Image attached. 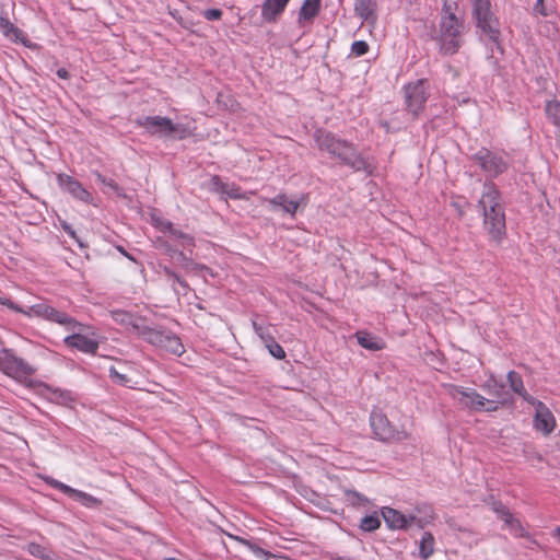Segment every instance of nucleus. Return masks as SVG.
<instances>
[{"mask_svg": "<svg viewBox=\"0 0 560 560\" xmlns=\"http://www.w3.org/2000/svg\"><path fill=\"white\" fill-rule=\"evenodd\" d=\"M444 13L440 22L439 40L441 50L446 55H453L457 52L463 44L462 35L464 32V24L459 21L452 8L448 4H444Z\"/></svg>", "mask_w": 560, "mask_h": 560, "instance_id": "nucleus-4", "label": "nucleus"}, {"mask_svg": "<svg viewBox=\"0 0 560 560\" xmlns=\"http://www.w3.org/2000/svg\"><path fill=\"white\" fill-rule=\"evenodd\" d=\"M355 336L358 343L368 350L377 351L384 348V342L381 339L366 331H359Z\"/></svg>", "mask_w": 560, "mask_h": 560, "instance_id": "nucleus-25", "label": "nucleus"}, {"mask_svg": "<svg viewBox=\"0 0 560 560\" xmlns=\"http://www.w3.org/2000/svg\"><path fill=\"white\" fill-rule=\"evenodd\" d=\"M27 549L30 553L35 557L42 558L44 560H56L55 555L50 550L38 544H30Z\"/></svg>", "mask_w": 560, "mask_h": 560, "instance_id": "nucleus-31", "label": "nucleus"}, {"mask_svg": "<svg viewBox=\"0 0 560 560\" xmlns=\"http://www.w3.org/2000/svg\"><path fill=\"white\" fill-rule=\"evenodd\" d=\"M153 222L162 232L168 233L172 240L177 241L178 245L182 246L183 248L190 249L191 247L195 246L194 237L175 229L172 222L154 218Z\"/></svg>", "mask_w": 560, "mask_h": 560, "instance_id": "nucleus-18", "label": "nucleus"}, {"mask_svg": "<svg viewBox=\"0 0 560 560\" xmlns=\"http://www.w3.org/2000/svg\"><path fill=\"white\" fill-rule=\"evenodd\" d=\"M555 536H556V537L559 539V541H560V526H559V527H557V528L555 529Z\"/></svg>", "mask_w": 560, "mask_h": 560, "instance_id": "nucleus-50", "label": "nucleus"}, {"mask_svg": "<svg viewBox=\"0 0 560 560\" xmlns=\"http://www.w3.org/2000/svg\"><path fill=\"white\" fill-rule=\"evenodd\" d=\"M368 50L369 45L363 40H357L351 46V51L358 57L365 55Z\"/></svg>", "mask_w": 560, "mask_h": 560, "instance_id": "nucleus-42", "label": "nucleus"}, {"mask_svg": "<svg viewBox=\"0 0 560 560\" xmlns=\"http://www.w3.org/2000/svg\"><path fill=\"white\" fill-rule=\"evenodd\" d=\"M370 423L375 436L381 441L401 442L411 438V433L405 424L398 427L390 423L381 410L372 411Z\"/></svg>", "mask_w": 560, "mask_h": 560, "instance_id": "nucleus-7", "label": "nucleus"}, {"mask_svg": "<svg viewBox=\"0 0 560 560\" xmlns=\"http://www.w3.org/2000/svg\"><path fill=\"white\" fill-rule=\"evenodd\" d=\"M483 388L489 392L491 396H493L495 399H502L505 398V395L503 393L504 385L499 384L493 376H490L489 381L483 385Z\"/></svg>", "mask_w": 560, "mask_h": 560, "instance_id": "nucleus-29", "label": "nucleus"}, {"mask_svg": "<svg viewBox=\"0 0 560 560\" xmlns=\"http://www.w3.org/2000/svg\"><path fill=\"white\" fill-rule=\"evenodd\" d=\"M534 427L537 431L545 435L550 434L555 427L556 420L552 412L542 402H537V410H535Z\"/></svg>", "mask_w": 560, "mask_h": 560, "instance_id": "nucleus-17", "label": "nucleus"}, {"mask_svg": "<svg viewBox=\"0 0 560 560\" xmlns=\"http://www.w3.org/2000/svg\"><path fill=\"white\" fill-rule=\"evenodd\" d=\"M265 202H268L272 210H276L278 207L282 209V211L294 215L299 209L300 202L293 199H289L285 195H278L271 199H264Z\"/></svg>", "mask_w": 560, "mask_h": 560, "instance_id": "nucleus-22", "label": "nucleus"}, {"mask_svg": "<svg viewBox=\"0 0 560 560\" xmlns=\"http://www.w3.org/2000/svg\"><path fill=\"white\" fill-rule=\"evenodd\" d=\"M434 552V537L431 533H424L419 544V555L423 560L430 558Z\"/></svg>", "mask_w": 560, "mask_h": 560, "instance_id": "nucleus-26", "label": "nucleus"}, {"mask_svg": "<svg viewBox=\"0 0 560 560\" xmlns=\"http://www.w3.org/2000/svg\"><path fill=\"white\" fill-rule=\"evenodd\" d=\"M508 382L514 393L520 395L523 394V392L525 390L523 380L521 375L515 371H510L508 373Z\"/></svg>", "mask_w": 560, "mask_h": 560, "instance_id": "nucleus-33", "label": "nucleus"}, {"mask_svg": "<svg viewBox=\"0 0 560 560\" xmlns=\"http://www.w3.org/2000/svg\"><path fill=\"white\" fill-rule=\"evenodd\" d=\"M50 483L61 490L62 492L69 494L70 497H72L73 499H75L77 501L81 502L83 505L88 506V508H95V506H98L101 504V501L88 493H84L82 491H79V490H75V489H72L71 487L62 483V482H59L57 480H51Z\"/></svg>", "mask_w": 560, "mask_h": 560, "instance_id": "nucleus-20", "label": "nucleus"}, {"mask_svg": "<svg viewBox=\"0 0 560 560\" xmlns=\"http://www.w3.org/2000/svg\"><path fill=\"white\" fill-rule=\"evenodd\" d=\"M173 253L176 255V260L187 270H208L206 266H200L195 262H192L183 252L176 253L173 250Z\"/></svg>", "mask_w": 560, "mask_h": 560, "instance_id": "nucleus-32", "label": "nucleus"}, {"mask_svg": "<svg viewBox=\"0 0 560 560\" xmlns=\"http://www.w3.org/2000/svg\"><path fill=\"white\" fill-rule=\"evenodd\" d=\"M478 207L488 233L493 240L500 241L505 233V214L500 192L493 183H485Z\"/></svg>", "mask_w": 560, "mask_h": 560, "instance_id": "nucleus-1", "label": "nucleus"}, {"mask_svg": "<svg viewBox=\"0 0 560 560\" xmlns=\"http://www.w3.org/2000/svg\"><path fill=\"white\" fill-rule=\"evenodd\" d=\"M319 9L320 0H304L299 12V23L312 22L317 16Z\"/></svg>", "mask_w": 560, "mask_h": 560, "instance_id": "nucleus-24", "label": "nucleus"}, {"mask_svg": "<svg viewBox=\"0 0 560 560\" xmlns=\"http://www.w3.org/2000/svg\"><path fill=\"white\" fill-rule=\"evenodd\" d=\"M381 525V521L376 515H366L361 520L360 527L365 532H373Z\"/></svg>", "mask_w": 560, "mask_h": 560, "instance_id": "nucleus-35", "label": "nucleus"}, {"mask_svg": "<svg viewBox=\"0 0 560 560\" xmlns=\"http://www.w3.org/2000/svg\"><path fill=\"white\" fill-rule=\"evenodd\" d=\"M51 400L56 401L57 404L67 405L69 401H71L70 394L62 390H52L51 392Z\"/></svg>", "mask_w": 560, "mask_h": 560, "instance_id": "nucleus-39", "label": "nucleus"}, {"mask_svg": "<svg viewBox=\"0 0 560 560\" xmlns=\"http://www.w3.org/2000/svg\"><path fill=\"white\" fill-rule=\"evenodd\" d=\"M546 115L560 129V102L556 100L547 102Z\"/></svg>", "mask_w": 560, "mask_h": 560, "instance_id": "nucleus-28", "label": "nucleus"}, {"mask_svg": "<svg viewBox=\"0 0 560 560\" xmlns=\"http://www.w3.org/2000/svg\"><path fill=\"white\" fill-rule=\"evenodd\" d=\"M165 560H177V559H175V558H167V559H165Z\"/></svg>", "mask_w": 560, "mask_h": 560, "instance_id": "nucleus-52", "label": "nucleus"}, {"mask_svg": "<svg viewBox=\"0 0 560 560\" xmlns=\"http://www.w3.org/2000/svg\"><path fill=\"white\" fill-rule=\"evenodd\" d=\"M229 536L235 540H238L240 542L244 544L245 546H247L253 551V553L258 558H264L265 560L278 559L275 555L270 553L269 551L264 550L262 548L252 544L248 540H245L243 538H240V537L233 536V535H229ZM279 560H288V559L279 558Z\"/></svg>", "mask_w": 560, "mask_h": 560, "instance_id": "nucleus-27", "label": "nucleus"}, {"mask_svg": "<svg viewBox=\"0 0 560 560\" xmlns=\"http://www.w3.org/2000/svg\"><path fill=\"white\" fill-rule=\"evenodd\" d=\"M472 18L480 37L500 48L501 24L490 0H472Z\"/></svg>", "mask_w": 560, "mask_h": 560, "instance_id": "nucleus-3", "label": "nucleus"}, {"mask_svg": "<svg viewBox=\"0 0 560 560\" xmlns=\"http://www.w3.org/2000/svg\"><path fill=\"white\" fill-rule=\"evenodd\" d=\"M485 401L487 402L482 411L494 412L498 410L499 405H504L508 400L506 398L502 399H488L485 397Z\"/></svg>", "mask_w": 560, "mask_h": 560, "instance_id": "nucleus-41", "label": "nucleus"}, {"mask_svg": "<svg viewBox=\"0 0 560 560\" xmlns=\"http://www.w3.org/2000/svg\"><path fill=\"white\" fill-rule=\"evenodd\" d=\"M355 12L363 19H368L374 10V2L373 0H357Z\"/></svg>", "mask_w": 560, "mask_h": 560, "instance_id": "nucleus-30", "label": "nucleus"}, {"mask_svg": "<svg viewBox=\"0 0 560 560\" xmlns=\"http://www.w3.org/2000/svg\"><path fill=\"white\" fill-rule=\"evenodd\" d=\"M110 377L120 385L129 386L130 380L127 375L119 373L115 368L109 369Z\"/></svg>", "mask_w": 560, "mask_h": 560, "instance_id": "nucleus-40", "label": "nucleus"}, {"mask_svg": "<svg viewBox=\"0 0 560 560\" xmlns=\"http://www.w3.org/2000/svg\"><path fill=\"white\" fill-rule=\"evenodd\" d=\"M534 10L541 15H546L547 13L544 7V0H537L534 5Z\"/></svg>", "mask_w": 560, "mask_h": 560, "instance_id": "nucleus-47", "label": "nucleus"}, {"mask_svg": "<svg viewBox=\"0 0 560 560\" xmlns=\"http://www.w3.org/2000/svg\"><path fill=\"white\" fill-rule=\"evenodd\" d=\"M110 315L116 323L125 326L138 336L147 324L143 317L121 310L112 311Z\"/></svg>", "mask_w": 560, "mask_h": 560, "instance_id": "nucleus-19", "label": "nucleus"}, {"mask_svg": "<svg viewBox=\"0 0 560 560\" xmlns=\"http://www.w3.org/2000/svg\"><path fill=\"white\" fill-rule=\"evenodd\" d=\"M445 392L463 408L472 411H481L486 406L485 397L470 387H463L455 384L443 385Z\"/></svg>", "mask_w": 560, "mask_h": 560, "instance_id": "nucleus-10", "label": "nucleus"}, {"mask_svg": "<svg viewBox=\"0 0 560 560\" xmlns=\"http://www.w3.org/2000/svg\"><path fill=\"white\" fill-rule=\"evenodd\" d=\"M0 32L12 42H20L28 46V40L25 38L23 32L15 27L8 19L0 18Z\"/></svg>", "mask_w": 560, "mask_h": 560, "instance_id": "nucleus-23", "label": "nucleus"}, {"mask_svg": "<svg viewBox=\"0 0 560 560\" xmlns=\"http://www.w3.org/2000/svg\"><path fill=\"white\" fill-rule=\"evenodd\" d=\"M290 0H266L261 8V16L267 22L276 21Z\"/></svg>", "mask_w": 560, "mask_h": 560, "instance_id": "nucleus-21", "label": "nucleus"}, {"mask_svg": "<svg viewBox=\"0 0 560 560\" xmlns=\"http://www.w3.org/2000/svg\"><path fill=\"white\" fill-rule=\"evenodd\" d=\"M266 348L268 349L269 353L275 357L276 359H284L285 357V351L283 350V348L277 343L275 341V339H272L267 346Z\"/></svg>", "mask_w": 560, "mask_h": 560, "instance_id": "nucleus-37", "label": "nucleus"}, {"mask_svg": "<svg viewBox=\"0 0 560 560\" xmlns=\"http://www.w3.org/2000/svg\"><path fill=\"white\" fill-rule=\"evenodd\" d=\"M165 273L167 275L168 279L172 280L174 283H177L179 287H182L184 290L188 288L185 280H183L179 276H177L175 272H173L171 269L165 268Z\"/></svg>", "mask_w": 560, "mask_h": 560, "instance_id": "nucleus-43", "label": "nucleus"}, {"mask_svg": "<svg viewBox=\"0 0 560 560\" xmlns=\"http://www.w3.org/2000/svg\"><path fill=\"white\" fill-rule=\"evenodd\" d=\"M203 16L209 21H215L221 19L222 11L219 9H208L203 12Z\"/></svg>", "mask_w": 560, "mask_h": 560, "instance_id": "nucleus-44", "label": "nucleus"}, {"mask_svg": "<svg viewBox=\"0 0 560 560\" xmlns=\"http://www.w3.org/2000/svg\"><path fill=\"white\" fill-rule=\"evenodd\" d=\"M62 326L71 332L63 339L66 346L88 354H95L97 352L100 345L98 336L92 328L77 322L72 317H69Z\"/></svg>", "mask_w": 560, "mask_h": 560, "instance_id": "nucleus-5", "label": "nucleus"}, {"mask_svg": "<svg viewBox=\"0 0 560 560\" xmlns=\"http://www.w3.org/2000/svg\"><path fill=\"white\" fill-rule=\"evenodd\" d=\"M22 314H24L28 317H32V316L43 317L47 320L55 322L60 325H63L67 322V319L70 317L66 313H62L44 302L35 303V304L28 305L26 307H23Z\"/></svg>", "mask_w": 560, "mask_h": 560, "instance_id": "nucleus-14", "label": "nucleus"}, {"mask_svg": "<svg viewBox=\"0 0 560 560\" xmlns=\"http://www.w3.org/2000/svg\"><path fill=\"white\" fill-rule=\"evenodd\" d=\"M334 560H352L351 558H347V557H338Z\"/></svg>", "mask_w": 560, "mask_h": 560, "instance_id": "nucleus-51", "label": "nucleus"}, {"mask_svg": "<svg viewBox=\"0 0 560 560\" xmlns=\"http://www.w3.org/2000/svg\"><path fill=\"white\" fill-rule=\"evenodd\" d=\"M315 140L320 150L328 152L331 156L339 159L341 163L353 170L361 171L368 167L365 160L357 154L351 144L337 139L334 135L318 130L315 133Z\"/></svg>", "mask_w": 560, "mask_h": 560, "instance_id": "nucleus-2", "label": "nucleus"}, {"mask_svg": "<svg viewBox=\"0 0 560 560\" xmlns=\"http://www.w3.org/2000/svg\"><path fill=\"white\" fill-rule=\"evenodd\" d=\"M58 184L65 191L70 194L73 198L86 203L92 202L91 194L81 185L80 182L72 178L71 176L59 174Z\"/></svg>", "mask_w": 560, "mask_h": 560, "instance_id": "nucleus-16", "label": "nucleus"}, {"mask_svg": "<svg viewBox=\"0 0 560 560\" xmlns=\"http://www.w3.org/2000/svg\"><path fill=\"white\" fill-rule=\"evenodd\" d=\"M0 304L5 305L7 307H9L18 313H23V307L13 303L10 299L0 296Z\"/></svg>", "mask_w": 560, "mask_h": 560, "instance_id": "nucleus-45", "label": "nucleus"}, {"mask_svg": "<svg viewBox=\"0 0 560 560\" xmlns=\"http://www.w3.org/2000/svg\"><path fill=\"white\" fill-rule=\"evenodd\" d=\"M427 81L418 80L415 83H410L405 88V101L407 110L410 112L415 117L419 115L427 102Z\"/></svg>", "mask_w": 560, "mask_h": 560, "instance_id": "nucleus-12", "label": "nucleus"}, {"mask_svg": "<svg viewBox=\"0 0 560 560\" xmlns=\"http://www.w3.org/2000/svg\"><path fill=\"white\" fill-rule=\"evenodd\" d=\"M497 513L499 514L500 518L511 526L512 529H521V524L517 520L513 517V515L503 508L495 509Z\"/></svg>", "mask_w": 560, "mask_h": 560, "instance_id": "nucleus-36", "label": "nucleus"}, {"mask_svg": "<svg viewBox=\"0 0 560 560\" xmlns=\"http://www.w3.org/2000/svg\"><path fill=\"white\" fill-rule=\"evenodd\" d=\"M382 516L392 529H407L412 526L422 528L427 524L425 521L417 517L415 514L406 515L392 508H383Z\"/></svg>", "mask_w": 560, "mask_h": 560, "instance_id": "nucleus-13", "label": "nucleus"}, {"mask_svg": "<svg viewBox=\"0 0 560 560\" xmlns=\"http://www.w3.org/2000/svg\"><path fill=\"white\" fill-rule=\"evenodd\" d=\"M95 176H96V180L100 184L104 185V187H105L104 191L105 192L110 190V191L115 192L118 196H122L121 189L119 188V186L113 179H107L106 177H104L100 173H95Z\"/></svg>", "mask_w": 560, "mask_h": 560, "instance_id": "nucleus-34", "label": "nucleus"}, {"mask_svg": "<svg viewBox=\"0 0 560 560\" xmlns=\"http://www.w3.org/2000/svg\"><path fill=\"white\" fill-rule=\"evenodd\" d=\"M139 127L144 128L150 135L159 137H173L185 139L191 135L190 129L182 124H174L167 117L148 116L136 120Z\"/></svg>", "mask_w": 560, "mask_h": 560, "instance_id": "nucleus-6", "label": "nucleus"}, {"mask_svg": "<svg viewBox=\"0 0 560 560\" xmlns=\"http://www.w3.org/2000/svg\"><path fill=\"white\" fill-rule=\"evenodd\" d=\"M520 396H522L526 401H528L529 404H532L533 406H535V410H537V402H539L538 400H536L534 397H532L530 395L527 394L526 390L523 392V394H520Z\"/></svg>", "mask_w": 560, "mask_h": 560, "instance_id": "nucleus-48", "label": "nucleus"}, {"mask_svg": "<svg viewBox=\"0 0 560 560\" xmlns=\"http://www.w3.org/2000/svg\"><path fill=\"white\" fill-rule=\"evenodd\" d=\"M139 337H141L143 340L151 343L152 346L158 347L175 355H180L185 351L184 346L177 336H175L171 331L151 327L148 324L144 325Z\"/></svg>", "mask_w": 560, "mask_h": 560, "instance_id": "nucleus-8", "label": "nucleus"}, {"mask_svg": "<svg viewBox=\"0 0 560 560\" xmlns=\"http://www.w3.org/2000/svg\"><path fill=\"white\" fill-rule=\"evenodd\" d=\"M253 327L255 332L265 343V346H267L273 339V337L268 332V330L262 326L258 325L256 322H253Z\"/></svg>", "mask_w": 560, "mask_h": 560, "instance_id": "nucleus-38", "label": "nucleus"}, {"mask_svg": "<svg viewBox=\"0 0 560 560\" xmlns=\"http://www.w3.org/2000/svg\"><path fill=\"white\" fill-rule=\"evenodd\" d=\"M61 228L63 229V231H65V232H67V233H68V235H69L70 237H72L73 240H75V241L79 243V245H80L81 247H84V245H83V244L81 243V241L79 240V237H78V235H77L75 231H74V230H73V229H72V228H71L67 222H62V223H61Z\"/></svg>", "mask_w": 560, "mask_h": 560, "instance_id": "nucleus-46", "label": "nucleus"}, {"mask_svg": "<svg viewBox=\"0 0 560 560\" xmlns=\"http://www.w3.org/2000/svg\"><path fill=\"white\" fill-rule=\"evenodd\" d=\"M0 371L21 383L35 372L28 363L9 349L0 351Z\"/></svg>", "mask_w": 560, "mask_h": 560, "instance_id": "nucleus-9", "label": "nucleus"}, {"mask_svg": "<svg viewBox=\"0 0 560 560\" xmlns=\"http://www.w3.org/2000/svg\"><path fill=\"white\" fill-rule=\"evenodd\" d=\"M57 75L60 78V79H68L69 78V72L65 69V68H61L57 71Z\"/></svg>", "mask_w": 560, "mask_h": 560, "instance_id": "nucleus-49", "label": "nucleus"}, {"mask_svg": "<svg viewBox=\"0 0 560 560\" xmlns=\"http://www.w3.org/2000/svg\"><path fill=\"white\" fill-rule=\"evenodd\" d=\"M474 161L489 177H497L508 170V162L494 152L488 149H481L474 155Z\"/></svg>", "mask_w": 560, "mask_h": 560, "instance_id": "nucleus-11", "label": "nucleus"}, {"mask_svg": "<svg viewBox=\"0 0 560 560\" xmlns=\"http://www.w3.org/2000/svg\"><path fill=\"white\" fill-rule=\"evenodd\" d=\"M208 189L217 192L225 195L232 199H249L250 192H243L241 188L235 184H229L222 182L219 176H212L208 183Z\"/></svg>", "mask_w": 560, "mask_h": 560, "instance_id": "nucleus-15", "label": "nucleus"}]
</instances>
